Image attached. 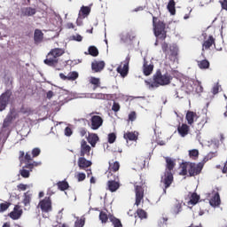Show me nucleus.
Returning <instances> with one entry per match:
<instances>
[{
	"instance_id": "6ab92c4d",
	"label": "nucleus",
	"mask_w": 227,
	"mask_h": 227,
	"mask_svg": "<svg viewBox=\"0 0 227 227\" xmlns=\"http://www.w3.org/2000/svg\"><path fill=\"white\" fill-rule=\"evenodd\" d=\"M19 159L20 162H23L26 165L33 161V156L31 157V153H29V152L25 153L24 151H20Z\"/></svg>"
},
{
	"instance_id": "e2e57ef3",
	"label": "nucleus",
	"mask_w": 227,
	"mask_h": 227,
	"mask_svg": "<svg viewBox=\"0 0 227 227\" xmlns=\"http://www.w3.org/2000/svg\"><path fill=\"white\" fill-rule=\"evenodd\" d=\"M79 134L82 137H84V136H86V129L84 128L80 129Z\"/></svg>"
},
{
	"instance_id": "0e129e2a",
	"label": "nucleus",
	"mask_w": 227,
	"mask_h": 227,
	"mask_svg": "<svg viewBox=\"0 0 227 227\" xmlns=\"http://www.w3.org/2000/svg\"><path fill=\"white\" fill-rule=\"evenodd\" d=\"M54 97V92L52 90H49L47 93H46V98L51 99V98Z\"/></svg>"
},
{
	"instance_id": "603ef678",
	"label": "nucleus",
	"mask_w": 227,
	"mask_h": 227,
	"mask_svg": "<svg viewBox=\"0 0 227 227\" xmlns=\"http://www.w3.org/2000/svg\"><path fill=\"white\" fill-rule=\"evenodd\" d=\"M120 109H121L120 103L114 102L112 106V111H114V113H118Z\"/></svg>"
},
{
	"instance_id": "a19ab883",
	"label": "nucleus",
	"mask_w": 227,
	"mask_h": 227,
	"mask_svg": "<svg viewBox=\"0 0 227 227\" xmlns=\"http://www.w3.org/2000/svg\"><path fill=\"white\" fill-rule=\"evenodd\" d=\"M137 215L139 217V219H146L148 217V213H146V211L141 208H138L137 210Z\"/></svg>"
},
{
	"instance_id": "39448f33",
	"label": "nucleus",
	"mask_w": 227,
	"mask_h": 227,
	"mask_svg": "<svg viewBox=\"0 0 227 227\" xmlns=\"http://www.w3.org/2000/svg\"><path fill=\"white\" fill-rule=\"evenodd\" d=\"M130 64V55H128L123 62L117 67L116 72L121 77L125 79L129 75V65Z\"/></svg>"
},
{
	"instance_id": "49530a36",
	"label": "nucleus",
	"mask_w": 227,
	"mask_h": 227,
	"mask_svg": "<svg viewBox=\"0 0 227 227\" xmlns=\"http://www.w3.org/2000/svg\"><path fill=\"white\" fill-rule=\"evenodd\" d=\"M221 88V84H219V82H216L213 88H212V93L213 95H217V93H219V89Z\"/></svg>"
},
{
	"instance_id": "9d476101",
	"label": "nucleus",
	"mask_w": 227,
	"mask_h": 227,
	"mask_svg": "<svg viewBox=\"0 0 227 227\" xmlns=\"http://www.w3.org/2000/svg\"><path fill=\"white\" fill-rule=\"evenodd\" d=\"M189 176H198L203 171L201 163L188 162Z\"/></svg>"
},
{
	"instance_id": "ddd939ff",
	"label": "nucleus",
	"mask_w": 227,
	"mask_h": 227,
	"mask_svg": "<svg viewBox=\"0 0 227 227\" xmlns=\"http://www.w3.org/2000/svg\"><path fill=\"white\" fill-rule=\"evenodd\" d=\"M212 45H215V38L214 35H209L207 38H204V42L202 43V53L201 55L204 56L205 51H208Z\"/></svg>"
},
{
	"instance_id": "a878e982",
	"label": "nucleus",
	"mask_w": 227,
	"mask_h": 227,
	"mask_svg": "<svg viewBox=\"0 0 227 227\" xmlns=\"http://www.w3.org/2000/svg\"><path fill=\"white\" fill-rule=\"evenodd\" d=\"M180 212H182V202L176 200L173 207H171V213L174 215H178Z\"/></svg>"
},
{
	"instance_id": "4d7b16f0",
	"label": "nucleus",
	"mask_w": 227,
	"mask_h": 227,
	"mask_svg": "<svg viewBox=\"0 0 227 227\" xmlns=\"http://www.w3.org/2000/svg\"><path fill=\"white\" fill-rule=\"evenodd\" d=\"M20 175L23 178H29V170L22 169Z\"/></svg>"
},
{
	"instance_id": "ea45409f",
	"label": "nucleus",
	"mask_w": 227,
	"mask_h": 227,
	"mask_svg": "<svg viewBox=\"0 0 227 227\" xmlns=\"http://www.w3.org/2000/svg\"><path fill=\"white\" fill-rule=\"evenodd\" d=\"M90 84H93V90H97V88H100V78L91 77L90 80Z\"/></svg>"
},
{
	"instance_id": "69168bd1",
	"label": "nucleus",
	"mask_w": 227,
	"mask_h": 227,
	"mask_svg": "<svg viewBox=\"0 0 227 227\" xmlns=\"http://www.w3.org/2000/svg\"><path fill=\"white\" fill-rule=\"evenodd\" d=\"M66 27H67V29H74V28H75V25H74V23L69 22V23H67V24L66 25Z\"/></svg>"
},
{
	"instance_id": "423d86ee",
	"label": "nucleus",
	"mask_w": 227,
	"mask_h": 227,
	"mask_svg": "<svg viewBox=\"0 0 227 227\" xmlns=\"http://www.w3.org/2000/svg\"><path fill=\"white\" fill-rule=\"evenodd\" d=\"M207 198L208 199L211 207H215L221 205V195H219V192L213 190L207 194Z\"/></svg>"
},
{
	"instance_id": "1a4fd4ad",
	"label": "nucleus",
	"mask_w": 227,
	"mask_h": 227,
	"mask_svg": "<svg viewBox=\"0 0 227 227\" xmlns=\"http://www.w3.org/2000/svg\"><path fill=\"white\" fill-rule=\"evenodd\" d=\"M39 207L41 208L42 212L45 214L49 212H52V200L51 197H45L39 202Z\"/></svg>"
},
{
	"instance_id": "680f3d73",
	"label": "nucleus",
	"mask_w": 227,
	"mask_h": 227,
	"mask_svg": "<svg viewBox=\"0 0 227 227\" xmlns=\"http://www.w3.org/2000/svg\"><path fill=\"white\" fill-rule=\"evenodd\" d=\"M210 160L208 158V156H205L203 158V160H201V162H199V164H202V168H204L205 164H207V162H208Z\"/></svg>"
},
{
	"instance_id": "c756f323",
	"label": "nucleus",
	"mask_w": 227,
	"mask_h": 227,
	"mask_svg": "<svg viewBox=\"0 0 227 227\" xmlns=\"http://www.w3.org/2000/svg\"><path fill=\"white\" fill-rule=\"evenodd\" d=\"M109 221L112 223L114 227H123V224H121V221L113 215H109Z\"/></svg>"
},
{
	"instance_id": "c9c22d12",
	"label": "nucleus",
	"mask_w": 227,
	"mask_h": 227,
	"mask_svg": "<svg viewBox=\"0 0 227 227\" xmlns=\"http://www.w3.org/2000/svg\"><path fill=\"white\" fill-rule=\"evenodd\" d=\"M198 201H200V195H198V193H196V192H193V193H192V195L190 197L188 205H196V204H198Z\"/></svg>"
},
{
	"instance_id": "8fccbe9b",
	"label": "nucleus",
	"mask_w": 227,
	"mask_h": 227,
	"mask_svg": "<svg viewBox=\"0 0 227 227\" xmlns=\"http://www.w3.org/2000/svg\"><path fill=\"white\" fill-rule=\"evenodd\" d=\"M7 208H10V203L5 202L0 204V212H6Z\"/></svg>"
},
{
	"instance_id": "13d9d810",
	"label": "nucleus",
	"mask_w": 227,
	"mask_h": 227,
	"mask_svg": "<svg viewBox=\"0 0 227 227\" xmlns=\"http://www.w3.org/2000/svg\"><path fill=\"white\" fill-rule=\"evenodd\" d=\"M136 118H137L136 112L135 111L130 112V114H129V121H135Z\"/></svg>"
},
{
	"instance_id": "bb28decb",
	"label": "nucleus",
	"mask_w": 227,
	"mask_h": 227,
	"mask_svg": "<svg viewBox=\"0 0 227 227\" xmlns=\"http://www.w3.org/2000/svg\"><path fill=\"white\" fill-rule=\"evenodd\" d=\"M197 65L199 68H200V70H207L210 68V62L207 59L202 60H197Z\"/></svg>"
},
{
	"instance_id": "b1692460",
	"label": "nucleus",
	"mask_w": 227,
	"mask_h": 227,
	"mask_svg": "<svg viewBox=\"0 0 227 227\" xmlns=\"http://www.w3.org/2000/svg\"><path fill=\"white\" fill-rule=\"evenodd\" d=\"M87 139L90 145L92 146V148H95V146H97V143H98L99 138L98 135L92 133L89 135Z\"/></svg>"
},
{
	"instance_id": "5fc2aeb1",
	"label": "nucleus",
	"mask_w": 227,
	"mask_h": 227,
	"mask_svg": "<svg viewBox=\"0 0 227 227\" xmlns=\"http://www.w3.org/2000/svg\"><path fill=\"white\" fill-rule=\"evenodd\" d=\"M161 49H162V51L164 52V54H166V52H168V51H169V45L168 44V43H166V42L162 43Z\"/></svg>"
},
{
	"instance_id": "bf43d9fd",
	"label": "nucleus",
	"mask_w": 227,
	"mask_h": 227,
	"mask_svg": "<svg viewBox=\"0 0 227 227\" xmlns=\"http://www.w3.org/2000/svg\"><path fill=\"white\" fill-rule=\"evenodd\" d=\"M18 191H26L27 189V184H20L17 185Z\"/></svg>"
},
{
	"instance_id": "79ce46f5",
	"label": "nucleus",
	"mask_w": 227,
	"mask_h": 227,
	"mask_svg": "<svg viewBox=\"0 0 227 227\" xmlns=\"http://www.w3.org/2000/svg\"><path fill=\"white\" fill-rule=\"evenodd\" d=\"M99 220L101 221V223L106 224V223H107V221H109V215H107V214L106 212L101 211L99 213Z\"/></svg>"
},
{
	"instance_id": "7ed1b4c3",
	"label": "nucleus",
	"mask_w": 227,
	"mask_h": 227,
	"mask_svg": "<svg viewBox=\"0 0 227 227\" xmlns=\"http://www.w3.org/2000/svg\"><path fill=\"white\" fill-rule=\"evenodd\" d=\"M65 54V50L61 48L51 49L46 55V59L43 60L44 65L47 67H51L56 70H61V68L57 67L58 63H59V58Z\"/></svg>"
},
{
	"instance_id": "774afa93",
	"label": "nucleus",
	"mask_w": 227,
	"mask_h": 227,
	"mask_svg": "<svg viewBox=\"0 0 227 227\" xmlns=\"http://www.w3.org/2000/svg\"><path fill=\"white\" fill-rule=\"evenodd\" d=\"M222 173H223V175H226V173H227V160L224 163V166H223V168L222 169Z\"/></svg>"
},
{
	"instance_id": "20e7f679",
	"label": "nucleus",
	"mask_w": 227,
	"mask_h": 227,
	"mask_svg": "<svg viewBox=\"0 0 227 227\" xmlns=\"http://www.w3.org/2000/svg\"><path fill=\"white\" fill-rule=\"evenodd\" d=\"M153 27L154 35L158 40L164 42L168 38V31H166V23L158 17L153 16Z\"/></svg>"
},
{
	"instance_id": "0eeeda50",
	"label": "nucleus",
	"mask_w": 227,
	"mask_h": 227,
	"mask_svg": "<svg viewBox=\"0 0 227 227\" xmlns=\"http://www.w3.org/2000/svg\"><path fill=\"white\" fill-rule=\"evenodd\" d=\"M107 187L110 192H116L120 189V176L114 175L108 177Z\"/></svg>"
},
{
	"instance_id": "4be33fe9",
	"label": "nucleus",
	"mask_w": 227,
	"mask_h": 227,
	"mask_svg": "<svg viewBox=\"0 0 227 227\" xmlns=\"http://www.w3.org/2000/svg\"><path fill=\"white\" fill-rule=\"evenodd\" d=\"M191 128L187 124H182L177 127V132L181 136V137H185L189 134Z\"/></svg>"
},
{
	"instance_id": "473e14b6",
	"label": "nucleus",
	"mask_w": 227,
	"mask_h": 227,
	"mask_svg": "<svg viewBox=\"0 0 227 227\" xmlns=\"http://www.w3.org/2000/svg\"><path fill=\"white\" fill-rule=\"evenodd\" d=\"M57 186L59 191H67L70 187V184H68V182L64 180L58 182Z\"/></svg>"
},
{
	"instance_id": "393cba45",
	"label": "nucleus",
	"mask_w": 227,
	"mask_h": 227,
	"mask_svg": "<svg viewBox=\"0 0 227 227\" xmlns=\"http://www.w3.org/2000/svg\"><path fill=\"white\" fill-rule=\"evenodd\" d=\"M21 13L24 15V17H33V15L36 13V9L33 7L23 8L21 10Z\"/></svg>"
},
{
	"instance_id": "aec40b11",
	"label": "nucleus",
	"mask_w": 227,
	"mask_h": 227,
	"mask_svg": "<svg viewBox=\"0 0 227 227\" xmlns=\"http://www.w3.org/2000/svg\"><path fill=\"white\" fill-rule=\"evenodd\" d=\"M153 72V65L148 64V61L146 60V59H144V64H143V73L144 75H152V73Z\"/></svg>"
},
{
	"instance_id": "6e6d98bb",
	"label": "nucleus",
	"mask_w": 227,
	"mask_h": 227,
	"mask_svg": "<svg viewBox=\"0 0 227 227\" xmlns=\"http://www.w3.org/2000/svg\"><path fill=\"white\" fill-rule=\"evenodd\" d=\"M71 39L74 40V42H82V37L79 34H77L75 35H72Z\"/></svg>"
},
{
	"instance_id": "3c124183",
	"label": "nucleus",
	"mask_w": 227,
	"mask_h": 227,
	"mask_svg": "<svg viewBox=\"0 0 227 227\" xmlns=\"http://www.w3.org/2000/svg\"><path fill=\"white\" fill-rule=\"evenodd\" d=\"M76 178L78 182H84L86 180V174L80 172L77 174Z\"/></svg>"
},
{
	"instance_id": "09e8293b",
	"label": "nucleus",
	"mask_w": 227,
	"mask_h": 227,
	"mask_svg": "<svg viewBox=\"0 0 227 227\" xmlns=\"http://www.w3.org/2000/svg\"><path fill=\"white\" fill-rule=\"evenodd\" d=\"M40 153H42V150H40V148L35 147L32 150V157L33 159H35V157H38V155H40Z\"/></svg>"
},
{
	"instance_id": "7c9ffc66",
	"label": "nucleus",
	"mask_w": 227,
	"mask_h": 227,
	"mask_svg": "<svg viewBox=\"0 0 227 227\" xmlns=\"http://www.w3.org/2000/svg\"><path fill=\"white\" fill-rule=\"evenodd\" d=\"M12 121H13V115L12 114H9L4 120V123H3L4 129H8V127L12 125Z\"/></svg>"
},
{
	"instance_id": "f704fd0d",
	"label": "nucleus",
	"mask_w": 227,
	"mask_h": 227,
	"mask_svg": "<svg viewBox=\"0 0 227 227\" xmlns=\"http://www.w3.org/2000/svg\"><path fill=\"white\" fill-rule=\"evenodd\" d=\"M175 6H176L175 0H169L167 5V8L169 13H171L172 15H175L176 13V9L175 8Z\"/></svg>"
},
{
	"instance_id": "de8ad7c7",
	"label": "nucleus",
	"mask_w": 227,
	"mask_h": 227,
	"mask_svg": "<svg viewBox=\"0 0 227 227\" xmlns=\"http://www.w3.org/2000/svg\"><path fill=\"white\" fill-rule=\"evenodd\" d=\"M116 141V134L115 133H110L108 134V143L110 145H113Z\"/></svg>"
},
{
	"instance_id": "dca6fc26",
	"label": "nucleus",
	"mask_w": 227,
	"mask_h": 227,
	"mask_svg": "<svg viewBox=\"0 0 227 227\" xmlns=\"http://www.w3.org/2000/svg\"><path fill=\"white\" fill-rule=\"evenodd\" d=\"M22 208H20V205H16L14 206L13 210L9 214V217H11V219H13V221H17V219H20V217H22Z\"/></svg>"
},
{
	"instance_id": "a18cd8bd",
	"label": "nucleus",
	"mask_w": 227,
	"mask_h": 227,
	"mask_svg": "<svg viewBox=\"0 0 227 227\" xmlns=\"http://www.w3.org/2000/svg\"><path fill=\"white\" fill-rule=\"evenodd\" d=\"M84 224H86V218H80L74 222V227H84Z\"/></svg>"
},
{
	"instance_id": "2f4dec72",
	"label": "nucleus",
	"mask_w": 227,
	"mask_h": 227,
	"mask_svg": "<svg viewBox=\"0 0 227 227\" xmlns=\"http://www.w3.org/2000/svg\"><path fill=\"white\" fill-rule=\"evenodd\" d=\"M188 173H189V162L182 163L181 171L179 172V175H181V176H186Z\"/></svg>"
},
{
	"instance_id": "c03bdc74",
	"label": "nucleus",
	"mask_w": 227,
	"mask_h": 227,
	"mask_svg": "<svg viewBox=\"0 0 227 227\" xmlns=\"http://www.w3.org/2000/svg\"><path fill=\"white\" fill-rule=\"evenodd\" d=\"M41 164H42V162H36V161L31 162V161H30V163H27V164L25 165V168H26L27 169H29L30 171H33V168H35V167H36V166H40Z\"/></svg>"
},
{
	"instance_id": "f03ea898",
	"label": "nucleus",
	"mask_w": 227,
	"mask_h": 227,
	"mask_svg": "<svg viewBox=\"0 0 227 227\" xmlns=\"http://www.w3.org/2000/svg\"><path fill=\"white\" fill-rule=\"evenodd\" d=\"M153 83L146 80L145 81V82L147 86H150V88H159V86H168V84H171L173 76H171L169 73H165L164 74H162V72L160 71V69H159L153 74Z\"/></svg>"
},
{
	"instance_id": "5701e85b",
	"label": "nucleus",
	"mask_w": 227,
	"mask_h": 227,
	"mask_svg": "<svg viewBox=\"0 0 227 227\" xmlns=\"http://www.w3.org/2000/svg\"><path fill=\"white\" fill-rule=\"evenodd\" d=\"M185 118L188 125H192L194 120H198V114L192 111H188Z\"/></svg>"
},
{
	"instance_id": "6e6552de",
	"label": "nucleus",
	"mask_w": 227,
	"mask_h": 227,
	"mask_svg": "<svg viewBox=\"0 0 227 227\" xmlns=\"http://www.w3.org/2000/svg\"><path fill=\"white\" fill-rule=\"evenodd\" d=\"M136 201L135 205L139 207L145 201V188L135 184Z\"/></svg>"
},
{
	"instance_id": "052dcab7",
	"label": "nucleus",
	"mask_w": 227,
	"mask_h": 227,
	"mask_svg": "<svg viewBox=\"0 0 227 227\" xmlns=\"http://www.w3.org/2000/svg\"><path fill=\"white\" fill-rule=\"evenodd\" d=\"M222 10H225L227 12V0H222L220 1Z\"/></svg>"
},
{
	"instance_id": "72a5a7b5",
	"label": "nucleus",
	"mask_w": 227,
	"mask_h": 227,
	"mask_svg": "<svg viewBox=\"0 0 227 227\" xmlns=\"http://www.w3.org/2000/svg\"><path fill=\"white\" fill-rule=\"evenodd\" d=\"M123 137H124V139L129 140V141H137V136L134 132L124 133Z\"/></svg>"
},
{
	"instance_id": "cd10ccee",
	"label": "nucleus",
	"mask_w": 227,
	"mask_h": 227,
	"mask_svg": "<svg viewBox=\"0 0 227 227\" xmlns=\"http://www.w3.org/2000/svg\"><path fill=\"white\" fill-rule=\"evenodd\" d=\"M43 40V32L40 29H35L34 33V41L35 43H40Z\"/></svg>"
},
{
	"instance_id": "a211bd4d",
	"label": "nucleus",
	"mask_w": 227,
	"mask_h": 227,
	"mask_svg": "<svg viewBox=\"0 0 227 227\" xmlns=\"http://www.w3.org/2000/svg\"><path fill=\"white\" fill-rule=\"evenodd\" d=\"M77 164H78V168L80 169H86L87 168H91V165L93 163L91 162V160H86V158H84V156H81L78 159Z\"/></svg>"
},
{
	"instance_id": "c85d7f7f",
	"label": "nucleus",
	"mask_w": 227,
	"mask_h": 227,
	"mask_svg": "<svg viewBox=\"0 0 227 227\" xmlns=\"http://www.w3.org/2000/svg\"><path fill=\"white\" fill-rule=\"evenodd\" d=\"M90 13H91V7L84 5L81 7L79 15H82V19H86Z\"/></svg>"
},
{
	"instance_id": "f3484780",
	"label": "nucleus",
	"mask_w": 227,
	"mask_h": 227,
	"mask_svg": "<svg viewBox=\"0 0 227 227\" xmlns=\"http://www.w3.org/2000/svg\"><path fill=\"white\" fill-rule=\"evenodd\" d=\"M134 38H136V35L132 31L122 33L121 35V42H122V43H132Z\"/></svg>"
},
{
	"instance_id": "9b49d317",
	"label": "nucleus",
	"mask_w": 227,
	"mask_h": 227,
	"mask_svg": "<svg viewBox=\"0 0 227 227\" xmlns=\"http://www.w3.org/2000/svg\"><path fill=\"white\" fill-rule=\"evenodd\" d=\"M12 98V90H7L0 96V111H4Z\"/></svg>"
},
{
	"instance_id": "58836bf2",
	"label": "nucleus",
	"mask_w": 227,
	"mask_h": 227,
	"mask_svg": "<svg viewBox=\"0 0 227 227\" xmlns=\"http://www.w3.org/2000/svg\"><path fill=\"white\" fill-rule=\"evenodd\" d=\"M88 52L93 58H97V56H98V49L96 46H90Z\"/></svg>"
},
{
	"instance_id": "f8f14e48",
	"label": "nucleus",
	"mask_w": 227,
	"mask_h": 227,
	"mask_svg": "<svg viewBox=\"0 0 227 227\" xmlns=\"http://www.w3.org/2000/svg\"><path fill=\"white\" fill-rule=\"evenodd\" d=\"M104 124V119L100 115H93L90 118V129L92 130H98Z\"/></svg>"
},
{
	"instance_id": "338daca9",
	"label": "nucleus",
	"mask_w": 227,
	"mask_h": 227,
	"mask_svg": "<svg viewBox=\"0 0 227 227\" xmlns=\"http://www.w3.org/2000/svg\"><path fill=\"white\" fill-rule=\"evenodd\" d=\"M206 156H207V158H209V160H212V159H214V157H215V153H209Z\"/></svg>"
},
{
	"instance_id": "4c0bfd02",
	"label": "nucleus",
	"mask_w": 227,
	"mask_h": 227,
	"mask_svg": "<svg viewBox=\"0 0 227 227\" xmlns=\"http://www.w3.org/2000/svg\"><path fill=\"white\" fill-rule=\"evenodd\" d=\"M23 205L25 207H27V205H30L31 203V193L29 192H27L24 193V199H23Z\"/></svg>"
},
{
	"instance_id": "e433bc0d",
	"label": "nucleus",
	"mask_w": 227,
	"mask_h": 227,
	"mask_svg": "<svg viewBox=\"0 0 227 227\" xmlns=\"http://www.w3.org/2000/svg\"><path fill=\"white\" fill-rule=\"evenodd\" d=\"M189 157L192 160H198V157H200V151L198 149H192L189 151Z\"/></svg>"
},
{
	"instance_id": "f257e3e1",
	"label": "nucleus",
	"mask_w": 227,
	"mask_h": 227,
	"mask_svg": "<svg viewBox=\"0 0 227 227\" xmlns=\"http://www.w3.org/2000/svg\"><path fill=\"white\" fill-rule=\"evenodd\" d=\"M166 168L164 175L161 176L160 182L163 184V192L166 194V191L171 187V184L175 181L173 176V169L176 166V160L171 157H165Z\"/></svg>"
},
{
	"instance_id": "864d4df0",
	"label": "nucleus",
	"mask_w": 227,
	"mask_h": 227,
	"mask_svg": "<svg viewBox=\"0 0 227 227\" xmlns=\"http://www.w3.org/2000/svg\"><path fill=\"white\" fill-rule=\"evenodd\" d=\"M65 136H67V137H70V136H72V134H74V131L72 130V129L70 127H67L65 129Z\"/></svg>"
},
{
	"instance_id": "4468645a",
	"label": "nucleus",
	"mask_w": 227,
	"mask_h": 227,
	"mask_svg": "<svg viewBox=\"0 0 227 227\" xmlns=\"http://www.w3.org/2000/svg\"><path fill=\"white\" fill-rule=\"evenodd\" d=\"M118 171H120V162H118V161L111 162V161H109L107 177L111 178V176H114V175H118Z\"/></svg>"
},
{
	"instance_id": "2eb2a0df",
	"label": "nucleus",
	"mask_w": 227,
	"mask_h": 227,
	"mask_svg": "<svg viewBox=\"0 0 227 227\" xmlns=\"http://www.w3.org/2000/svg\"><path fill=\"white\" fill-rule=\"evenodd\" d=\"M90 152H91V146L88 145V142H86V140L82 139L81 142L80 157H84V155H87L88 157H90Z\"/></svg>"
},
{
	"instance_id": "412c9836",
	"label": "nucleus",
	"mask_w": 227,
	"mask_h": 227,
	"mask_svg": "<svg viewBox=\"0 0 227 227\" xmlns=\"http://www.w3.org/2000/svg\"><path fill=\"white\" fill-rule=\"evenodd\" d=\"M106 67V62L104 61H95L91 64V68L94 72H102L103 68Z\"/></svg>"
},
{
	"instance_id": "37998d69",
	"label": "nucleus",
	"mask_w": 227,
	"mask_h": 227,
	"mask_svg": "<svg viewBox=\"0 0 227 227\" xmlns=\"http://www.w3.org/2000/svg\"><path fill=\"white\" fill-rule=\"evenodd\" d=\"M78 78H79V73H77L76 71L70 72L67 74V81H75Z\"/></svg>"
}]
</instances>
